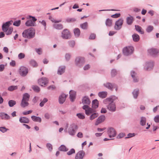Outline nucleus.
<instances>
[{
  "mask_svg": "<svg viewBox=\"0 0 159 159\" xmlns=\"http://www.w3.org/2000/svg\"><path fill=\"white\" fill-rule=\"evenodd\" d=\"M22 35L23 37L25 38L32 39L35 37V30L32 27L25 30L22 32Z\"/></svg>",
  "mask_w": 159,
  "mask_h": 159,
  "instance_id": "f257e3e1",
  "label": "nucleus"
},
{
  "mask_svg": "<svg viewBox=\"0 0 159 159\" xmlns=\"http://www.w3.org/2000/svg\"><path fill=\"white\" fill-rule=\"evenodd\" d=\"M29 17L30 19L31 18V20H27L25 23V25L27 26H35L36 24L35 22L37 20V19L35 17L31 16H29Z\"/></svg>",
  "mask_w": 159,
  "mask_h": 159,
  "instance_id": "f03ea898",
  "label": "nucleus"
},
{
  "mask_svg": "<svg viewBox=\"0 0 159 159\" xmlns=\"http://www.w3.org/2000/svg\"><path fill=\"white\" fill-rule=\"evenodd\" d=\"M134 50V48L132 46L126 47L123 50L124 54L125 56H128L132 54Z\"/></svg>",
  "mask_w": 159,
  "mask_h": 159,
  "instance_id": "7ed1b4c3",
  "label": "nucleus"
},
{
  "mask_svg": "<svg viewBox=\"0 0 159 159\" xmlns=\"http://www.w3.org/2000/svg\"><path fill=\"white\" fill-rule=\"evenodd\" d=\"M78 126L75 124H73L71 125L68 130L69 134L71 135L74 136L75 135Z\"/></svg>",
  "mask_w": 159,
  "mask_h": 159,
  "instance_id": "20e7f679",
  "label": "nucleus"
},
{
  "mask_svg": "<svg viewBox=\"0 0 159 159\" xmlns=\"http://www.w3.org/2000/svg\"><path fill=\"white\" fill-rule=\"evenodd\" d=\"M20 75L22 77H25L28 73V69L24 66H21L19 70Z\"/></svg>",
  "mask_w": 159,
  "mask_h": 159,
  "instance_id": "39448f33",
  "label": "nucleus"
},
{
  "mask_svg": "<svg viewBox=\"0 0 159 159\" xmlns=\"http://www.w3.org/2000/svg\"><path fill=\"white\" fill-rule=\"evenodd\" d=\"M61 37L64 39H70L71 37V35L68 30L67 29L64 30L61 32Z\"/></svg>",
  "mask_w": 159,
  "mask_h": 159,
  "instance_id": "423d86ee",
  "label": "nucleus"
},
{
  "mask_svg": "<svg viewBox=\"0 0 159 159\" xmlns=\"http://www.w3.org/2000/svg\"><path fill=\"white\" fill-rule=\"evenodd\" d=\"M76 65L78 66H82L84 63V58L83 57H77L75 60Z\"/></svg>",
  "mask_w": 159,
  "mask_h": 159,
  "instance_id": "0eeeda50",
  "label": "nucleus"
},
{
  "mask_svg": "<svg viewBox=\"0 0 159 159\" xmlns=\"http://www.w3.org/2000/svg\"><path fill=\"white\" fill-rule=\"evenodd\" d=\"M154 62L152 61H149L147 62L144 66V69L147 71L152 70L154 66Z\"/></svg>",
  "mask_w": 159,
  "mask_h": 159,
  "instance_id": "6e6552de",
  "label": "nucleus"
},
{
  "mask_svg": "<svg viewBox=\"0 0 159 159\" xmlns=\"http://www.w3.org/2000/svg\"><path fill=\"white\" fill-rule=\"evenodd\" d=\"M13 21L11 20L8 21H7L5 23H3L2 25V31L4 32H6L9 28V27L13 23Z\"/></svg>",
  "mask_w": 159,
  "mask_h": 159,
  "instance_id": "1a4fd4ad",
  "label": "nucleus"
},
{
  "mask_svg": "<svg viewBox=\"0 0 159 159\" xmlns=\"http://www.w3.org/2000/svg\"><path fill=\"white\" fill-rule=\"evenodd\" d=\"M107 133L110 138L115 137L116 134L115 130L112 127H110L107 129Z\"/></svg>",
  "mask_w": 159,
  "mask_h": 159,
  "instance_id": "9d476101",
  "label": "nucleus"
},
{
  "mask_svg": "<svg viewBox=\"0 0 159 159\" xmlns=\"http://www.w3.org/2000/svg\"><path fill=\"white\" fill-rule=\"evenodd\" d=\"M49 80L46 77H42L38 80L39 84L42 86L46 85L48 83Z\"/></svg>",
  "mask_w": 159,
  "mask_h": 159,
  "instance_id": "9b49d317",
  "label": "nucleus"
},
{
  "mask_svg": "<svg viewBox=\"0 0 159 159\" xmlns=\"http://www.w3.org/2000/svg\"><path fill=\"white\" fill-rule=\"evenodd\" d=\"M123 20L122 19H119L115 22L114 27L115 29L116 30H119L121 28L123 25Z\"/></svg>",
  "mask_w": 159,
  "mask_h": 159,
  "instance_id": "f8f14e48",
  "label": "nucleus"
},
{
  "mask_svg": "<svg viewBox=\"0 0 159 159\" xmlns=\"http://www.w3.org/2000/svg\"><path fill=\"white\" fill-rule=\"evenodd\" d=\"M107 104V109L111 112H115L116 111V105L114 102H108Z\"/></svg>",
  "mask_w": 159,
  "mask_h": 159,
  "instance_id": "ddd939ff",
  "label": "nucleus"
},
{
  "mask_svg": "<svg viewBox=\"0 0 159 159\" xmlns=\"http://www.w3.org/2000/svg\"><path fill=\"white\" fill-rule=\"evenodd\" d=\"M148 53L153 57H156L157 56L159 52V50L157 49L152 48L148 50Z\"/></svg>",
  "mask_w": 159,
  "mask_h": 159,
  "instance_id": "4468645a",
  "label": "nucleus"
},
{
  "mask_svg": "<svg viewBox=\"0 0 159 159\" xmlns=\"http://www.w3.org/2000/svg\"><path fill=\"white\" fill-rule=\"evenodd\" d=\"M85 155V153L84 151H80L76 154L75 159H83Z\"/></svg>",
  "mask_w": 159,
  "mask_h": 159,
  "instance_id": "2eb2a0df",
  "label": "nucleus"
},
{
  "mask_svg": "<svg viewBox=\"0 0 159 159\" xmlns=\"http://www.w3.org/2000/svg\"><path fill=\"white\" fill-rule=\"evenodd\" d=\"M116 99H117V97H116L115 96H111L110 97L107 98L105 99L103 101V102L106 104H107L108 102H113Z\"/></svg>",
  "mask_w": 159,
  "mask_h": 159,
  "instance_id": "dca6fc26",
  "label": "nucleus"
},
{
  "mask_svg": "<svg viewBox=\"0 0 159 159\" xmlns=\"http://www.w3.org/2000/svg\"><path fill=\"white\" fill-rule=\"evenodd\" d=\"M105 119V116L103 115L99 116L97 119L95 123V125H97L103 122Z\"/></svg>",
  "mask_w": 159,
  "mask_h": 159,
  "instance_id": "f3484780",
  "label": "nucleus"
},
{
  "mask_svg": "<svg viewBox=\"0 0 159 159\" xmlns=\"http://www.w3.org/2000/svg\"><path fill=\"white\" fill-rule=\"evenodd\" d=\"M67 95H66L64 93H62L59 97V102L60 104H63L66 100Z\"/></svg>",
  "mask_w": 159,
  "mask_h": 159,
  "instance_id": "a211bd4d",
  "label": "nucleus"
},
{
  "mask_svg": "<svg viewBox=\"0 0 159 159\" xmlns=\"http://www.w3.org/2000/svg\"><path fill=\"white\" fill-rule=\"evenodd\" d=\"M0 117L2 120H9L10 119L11 117L7 114L5 112H0Z\"/></svg>",
  "mask_w": 159,
  "mask_h": 159,
  "instance_id": "6ab92c4d",
  "label": "nucleus"
},
{
  "mask_svg": "<svg viewBox=\"0 0 159 159\" xmlns=\"http://www.w3.org/2000/svg\"><path fill=\"white\" fill-rule=\"evenodd\" d=\"M70 98L71 101L73 102L75 99L76 92L73 90H70L69 92Z\"/></svg>",
  "mask_w": 159,
  "mask_h": 159,
  "instance_id": "aec40b11",
  "label": "nucleus"
},
{
  "mask_svg": "<svg viewBox=\"0 0 159 159\" xmlns=\"http://www.w3.org/2000/svg\"><path fill=\"white\" fill-rule=\"evenodd\" d=\"M82 103L84 104L89 105L91 103V101L88 97L85 96L83 97Z\"/></svg>",
  "mask_w": 159,
  "mask_h": 159,
  "instance_id": "412c9836",
  "label": "nucleus"
},
{
  "mask_svg": "<svg viewBox=\"0 0 159 159\" xmlns=\"http://www.w3.org/2000/svg\"><path fill=\"white\" fill-rule=\"evenodd\" d=\"M66 67L65 66H61L59 67L57 73L59 75H61L63 74L65 70Z\"/></svg>",
  "mask_w": 159,
  "mask_h": 159,
  "instance_id": "4be33fe9",
  "label": "nucleus"
},
{
  "mask_svg": "<svg viewBox=\"0 0 159 159\" xmlns=\"http://www.w3.org/2000/svg\"><path fill=\"white\" fill-rule=\"evenodd\" d=\"M19 121L21 123H28L30 122L29 119L25 117H20L19 119Z\"/></svg>",
  "mask_w": 159,
  "mask_h": 159,
  "instance_id": "5701e85b",
  "label": "nucleus"
},
{
  "mask_svg": "<svg viewBox=\"0 0 159 159\" xmlns=\"http://www.w3.org/2000/svg\"><path fill=\"white\" fill-rule=\"evenodd\" d=\"M92 107L93 109H96L98 107V100L96 99L93 100L92 102Z\"/></svg>",
  "mask_w": 159,
  "mask_h": 159,
  "instance_id": "b1692460",
  "label": "nucleus"
},
{
  "mask_svg": "<svg viewBox=\"0 0 159 159\" xmlns=\"http://www.w3.org/2000/svg\"><path fill=\"white\" fill-rule=\"evenodd\" d=\"M103 85L105 87L111 90H112L114 86V85L112 84L109 82L104 84Z\"/></svg>",
  "mask_w": 159,
  "mask_h": 159,
  "instance_id": "393cba45",
  "label": "nucleus"
},
{
  "mask_svg": "<svg viewBox=\"0 0 159 159\" xmlns=\"http://www.w3.org/2000/svg\"><path fill=\"white\" fill-rule=\"evenodd\" d=\"M53 27L54 29L58 30H61L63 28V25L61 24H53Z\"/></svg>",
  "mask_w": 159,
  "mask_h": 159,
  "instance_id": "a878e982",
  "label": "nucleus"
},
{
  "mask_svg": "<svg viewBox=\"0 0 159 159\" xmlns=\"http://www.w3.org/2000/svg\"><path fill=\"white\" fill-rule=\"evenodd\" d=\"M134 20V19L133 16H130L129 17L126 18V23L128 25H131Z\"/></svg>",
  "mask_w": 159,
  "mask_h": 159,
  "instance_id": "bb28decb",
  "label": "nucleus"
},
{
  "mask_svg": "<svg viewBox=\"0 0 159 159\" xmlns=\"http://www.w3.org/2000/svg\"><path fill=\"white\" fill-rule=\"evenodd\" d=\"M107 93L106 91L99 92L98 93V96L101 98H105L107 96Z\"/></svg>",
  "mask_w": 159,
  "mask_h": 159,
  "instance_id": "cd10ccee",
  "label": "nucleus"
},
{
  "mask_svg": "<svg viewBox=\"0 0 159 159\" xmlns=\"http://www.w3.org/2000/svg\"><path fill=\"white\" fill-rule=\"evenodd\" d=\"M31 118L32 120L35 122H38L40 123L41 122V119L39 117L36 116H31Z\"/></svg>",
  "mask_w": 159,
  "mask_h": 159,
  "instance_id": "c85d7f7f",
  "label": "nucleus"
},
{
  "mask_svg": "<svg viewBox=\"0 0 159 159\" xmlns=\"http://www.w3.org/2000/svg\"><path fill=\"white\" fill-rule=\"evenodd\" d=\"M74 33L75 37H78L80 35V31L78 28H75L74 30Z\"/></svg>",
  "mask_w": 159,
  "mask_h": 159,
  "instance_id": "c756f323",
  "label": "nucleus"
},
{
  "mask_svg": "<svg viewBox=\"0 0 159 159\" xmlns=\"http://www.w3.org/2000/svg\"><path fill=\"white\" fill-rule=\"evenodd\" d=\"M135 73L134 71H131V77L133 79L134 82H138L139 81L138 79L137 78V77H136L135 76Z\"/></svg>",
  "mask_w": 159,
  "mask_h": 159,
  "instance_id": "7c9ffc66",
  "label": "nucleus"
},
{
  "mask_svg": "<svg viewBox=\"0 0 159 159\" xmlns=\"http://www.w3.org/2000/svg\"><path fill=\"white\" fill-rule=\"evenodd\" d=\"M58 149L59 151L66 152L68 151L69 149L67 148L66 146L64 145H61L59 148Z\"/></svg>",
  "mask_w": 159,
  "mask_h": 159,
  "instance_id": "2f4dec72",
  "label": "nucleus"
},
{
  "mask_svg": "<svg viewBox=\"0 0 159 159\" xmlns=\"http://www.w3.org/2000/svg\"><path fill=\"white\" fill-rule=\"evenodd\" d=\"M133 39L134 42H138L140 39L139 36L137 34H134L132 35Z\"/></svg>",
  "mask_w": 159,
  "mask_h": 159,
  "instance_id": "473e14b6",
  "label": "nucleus"
},
{
  "mask_svg": "<svg viewBox=\"0 0 159 159\" xmlns=\"http://www.w3.org/2000/svg\"><path fill=\"white\" fill-rule=\"evenodd\" d=\"M95 112V110L93 109L90 107L85 111V114L88 116Z\"/></svg>",
  "mask_w": 159,
  "mask_h": 159,
  "instance_id": "72a5a7b5",
  "label": "nucleus"
},
{
  "mask_svg": "<svg viewBox=\"0 0 159 159\" xmlns=\"http://www.w3.org/2000/svg\"><path fill=\"white\" fill-rule=\"evenodd\" d=\"M139 93V89H134L132 92L134 98H137L138 96Z\"/></svg>",
  "mask_w": 159,
  "mask_h": 159,
  "instance_id": "f704fd0d",
  "label": "nucleus"
},
{
  "mask_svg": "<svg viewBox=\"0 0 159 159\" xmlns=\"http://www.w3.org/2000/svg\"><path fill=\"white\" fill-rule=\"evenodd\" d=\"M135 29L137 31L140 33L141 34H144V31L143 30H142V28L140 26L135 25Z\"/></svg>",
  "mask_w": 159,
  "mask_h": 159,
  "instance_id": "c9c22d12",
  "label": "nucleus"
},
{
  "mask_svg": "<svg viewBox=\"0 0 159 159\" xmlns=\"http://www.w3.org/2000/svg\"><path fill=\"white\" fill-rule=\"evenodd\" d=\"M30 98V95L27 93H25L23 94V98L22 100L28 101Z\"/></svg>",
  "mask_w": 159,
  "mask_h": 159,
  "instance_id": "e433bc0d",
  "label": "nucleus"
},
{
  "mask_svg": "<svg viewBox=\"0 0 159 159\" xmlns=\"http://www.w3.org/2000/svg\"><path fill=\"white\" fill-rule=\"evenodd\" d=\"M27 101L22 100L20 103L21 106L23 108L28 106L29 105V103Z\"/></svg>",
  "mask_w": 159,
  "mask_h": 159,
  "instance_id": "4c0bfd02",
  "label": "nucleus"
},
{
  "mask_svg": "<svg viewBox=\"0 0 159 159\" xmlns=\"http://www.w3.org/2000/svg\"><path fill=\"white\" fill-rule=\"evenodd\" d=\"M80 26L82 29L85 30H87L88 27V23L87 22H85L83 24L80 25Z\"/></svg>",
  "mask_w": 159,
  "mask_h": 159,
  "instance_id": "58836bf2",
  "label": "nucleus"
},
{
  "mask_svg": "<svg viewBox=\"0 0 159 159\" xmlns=\"http://www.w3.org/2000/svg\"><path fill=\"white\" fill-rule=\"evenodd\" d=\"M146 120L145 117H142L141 118V120L140 121V125L143 126L146 125Z\"/></svg>",
  "mask_w": 159,
  "mask_h": 159,
  "instance_id": "ea45409f",
  "label": "nucleus"
},
{
  "mask_svg": "<svg viewBox=\"0 0 159 159\" xmlns=\"http://www.w3.org/2000/svg\"><path fill=\"white\" fill-rule=\"evenodd\" d=\"M93 113L90 116L89 119L92 120L98 116V114L97 113Z\"/></svg>",
  "mask_w": 159,
  "mask_h": 159,
  "instance_id": "a19ab883",
  "label": "nucleus"
},
{
  "mask_svg": "<svg viewBox=\"0 0 159 159\" xmlns=\"http://www.w3.org/2000/svg\"><path fill=\"white\" fill-rule=\"evenodd\" d=\"M105 23L107 26L110 27L112 24V20L109 19H107L106 20Z\"/></svg>",
  "mask_w": 159,
  "mask_h": 159,
  "instance_id": "79ce46f5",
  "label": "nucleus"
},
{
  "mask_svg": "<svg viewBox=\"0 0 159 159\" xmlns=\"http://www.w3.org/2000/svg\"><path fill=\"white\" fill-rule=\"evenodd\" d=\"M17 89V86L11 85L8 88V90L10 91H12L14 90Z\"/></svg>",
  "mask_w": 159,
  "mask_h": 159,
  "instance_id": "37998d69",
  "label": "nucleus"
},
{
  "mask_svg": "<svg viewBox=\"0 0 159 159\" xmlns=\"http://www.w3.org/2000/svg\"><path fill=\"white\" fill-rule=\"evenodd\" d=\"M30 65L33 67H36L38 66L36 62L34 60H31L30 61Z\"/></svg>",
  "mask_w": 159,
  "mask_h": 159,
  "instance_id": "c03bdc74",
  "label": "nucleus"
},
{
  "mask_svg": "<svg viewBox=\"0 0 159 159\" xmlns=\"http://www.w3.org/2000/svg\"><path fill=\"white\" fill-rule=\"evenodd\" d=\"M16 104V102L13 100H10L8 102V105L10 107H12Z\"/></svg>",
  "mask_w": 159,
  "mask_h": 159,
  "instance_id": "a18cd8bd",
  "label": "nucleus"
},
{
  "mask_svg": "<svg viewBox=\"0 0 159 159\" xmlns=\"http://www.w3.org/2000/svg\"><path fill=\"white\" fill-rule=\"evenodd\" d=\"M48 101V99L46 98H44L42 101L39 104V106L41 107H43L45 103L47 102Z\"/></svg>",
  "mask_w": 159,
  "mask_h": 159,
  "instance_id": "49530a36",
  "label": "nucleus"
},
{
  "mask_svg": "<svg viewBox=\"0 0 159 159\" xmlns=\"http://www.w3.org/2000/svg\"><path fill=\"white\" fill-rule=\"evenodd\" d=\"M32 88L35 92H39L40 90V88L37 86L33 85L32 86Z\"/></svg>",
  "mask_w": 159,
  "mask_h": 159,
  "instance_id": "de8ad7c7",
  "label": "nucleus"
},
{
  "mask_svg": "<svg viewBox=\"0 0 159 159\" xmlns=\"http://www.w3.org/2000/svg\"><path fill=\"white\" fill-rule=\"evenodd\" d=\"M21 24V21L20 20H16L13 23V25L16 26H19Z\"/></svg>",
  "mask_w": 159,
  "mask_h": 159,
  "instance_id": "09e8293b",
  "label": "nucleus"
},
{
  "mask_svg": "<svg viewBox=\"0 0 159 159\" xmlns=\"http://www.w3.org/2000/svg\"><path fill=\"white\" fill-rule=\"evenodd\" d=\"M153 29V27L152 25H149L146 29V31L148 33L151 32Z\"/></svg>",
  "mask_w": 159,
  "mask_h": 159,
  "instance_id": "8fccbe9b",
  "label": "nucleus"
},
{
  "mask_svg": "<svg viewBox=\"0 0 159 159\" xmlns=\"http://www.w3.org/2000/svg\"><path fill=\"white\" fill-rule=\"evenodd\" d=\"M75 153V150L74 148H71L70 150L67 152V154L68 155L70 156L73 154Z\"/></svg>",
  "mask_w": 159,
  "mask_h": 159,
  "instance_id": "3c124183",
  "label": "nucleus"
},
{
  "mask_svg": "<svg viewBox=\"0 0 159 159\" xmlns=\"http://www.w3.org/2000/svg\"><path fill=\"white\" fill-rule=\"evenodd\" d=\"M117 74V71L116 69H112L111 72V75L112 77L115 76Z\"/></svg>",
  "mask_w": 159,
  "mask_h": 159,
  "instance_id": "603ef678",
  "label": "nucleus"
},
{
  "mask_svg": "<svg viewBox=\"0 0 159 159\" xmlns=\"http://www.w3.org/2000/svg\"><path fill=\"white\" fill-rule=\"evenodd\" d=\"M13 30V28L12 27H10L8 29V30L6 32V34L9 35L11 34Z\"/></svg>",
  "mask_w": 159,
  "mask_h": 159,
  "instance_id": "864d4df0",
  "label": "nucleus"
},
{
  "mask_svg": "<svg viewBox=\"0 0 159 159\" xmlns=\"http://www.w3.org/2000/svg\"><path fill=\"white\" fill-rule=\"evenodd\" d=\"M69 46L72 48H73L75 45V42L74 41H70L68 42Z\"/></svg>",
  "mask_w": 159,
  "mask_h": 159,
  "instance_id": "5fc2aeb1",
  "label": "nucleus"
},
{
  "mask_svg": "<svg viewBox=\"0 0 159 159\" xmlns=\"http://www.w3.org/2000/svg\"><path fill=\"white\" fill-rule=\"evenodd\" d=\"M66 20L68 23L74 22L76 21V19L74 18H68L66 19Z\"/></svg>",
  "mask_w": 159,
  "mask_h": 159,
  "instance_id": "6e6d98bb",
  "label": "nucleus"
},
{
  "mask_svg": "<svg viewBox=\"0 0 159 159\" xmlns=\"http://www.w3.org/2000/svg\"><path fill=\"white\" fill-rule=\"evenodd\" d=\"M76 116L80 119H83L85 118L84 115L80 113L77 114Z\"/></svg>",
  "mask_w": 159,
  "mask_h": 159,
  "instance_id": "4d7b16f0",
  "label": "nucleus"
},
{
  "mask_svg": "<svg viewBox=\"0 0 159 159\" xmlns=\"http://www.w3.org/2000/svg\"><path fill=\"white\" fill-rule=\"evenodd\" d=\"M46 147L50 151H51L52 149V144L50 143H47L46 144Z\"/></svg>",
  "mask_w": 159,
  "mask_h": 159,
  "instance_id": "13d9d810",
  "label": "nucleus"
},
{
  "mask_svg": "<svg viewBox=\"0 0 159 159\" xmlns=\"http://www.w3.org/2000/svg\"><path fill=\"white\" fill-rule=\"evenodd\" d=\"M8 129H7L4 127H0V131L4 133L6 132L7 130H8Z\"/></svg>",
  "mask_w": 159,
  "mask_h": 159,
  "instance_id": "bf43d9fd",
  "label": "nucleus"
},
{
  "mask_svg": "<svg viewBox=\"0 0 159 159\" xmlns=\"http://www.w3.org/2000/svg\"><path fill=\"white\" fill-rule=\"evenodd\" d=\"M18 57L20 59H22L25 57V55L23 53H20L18 54Z\"/></svg>",
  "mask_w": 159,
  "mask_h": 159,
  "instance_id": "052dcab7",
  "label": "nucleus"
},
{
  "mask_svg": "<svg viewBox=\"0 0 159 159\" xmlns=\"http://www.w3.org/2000/svg\"><path fill=\"white\" fill-rule=\"evenodd\" d=\"M71 57L70 54L69 53H67L66 54L65 58L66 60L68 61L70 60Z\"/></svg>",
  "mask_w": 159,
  "mask_h": 159,
  "instance_id": "680f3d73",
  "label": "nucleus"
},
{
  "mask_svg": "<svg viewBox=\"0 0 159 159\" xmlns=\"http://www.w3.org/2000/svg\"><path fill=\"white\" fill-rule=\"evenodd\" d=\"M125 135V134L120 133L117 136L116 138L118 139H121L124 137Z\"/></svg>",
  "mask_w": 159,
  "mask_h": 159,
  "instance_id": "e2e57ef3",
  "label": "nucleus"
},
{
  "mask_svg": "<svg viewBox=\"0 0 159 159\" xmlns=\"http://www.w3.org/2000/svg\"><path fill=\"white\" fill-rule=\"evenodd\" d=\"M120 13H116L115 14L112 15L111 16V17L113 18H117L119 17H120Z\"/></svg>",
  "mask_w": 159,
  "mask_h": 159,
  "instance_id": "0e129e2a",
  "label": "nucleus"
},
{
  "mask_svg": "<svg viewBox=\"0 0 159 159\" xmlns=\"http://www.w3.org/2000/svg\"><path fill=\"white\" fill-rule=\"evenodd\" d=\"M155 122L156 123L159 122V115H157L155 116L154 118Z\"/></svg>",
  "mask_w": 159,
  "mask_h": 159,
  "instance_id": "69168bd1",
  "label": "nucleus"
},
{
  "mask_svg": "<svg viewBox=\"0 0 159 159\" xmlns=\"http://www.w3.org/2000/svg\"><path fill=\"white\" fill-rule=\"evenodd\" d=\"M56 88V87L55 85H52L48 87L47 88L48 90H54Z\"/></svg>",
  "mask_w": 159,
  "mask_h": 159,
  "instance_id": "338daca9",
  "label": "nucleus"
},
{
  "mask_svg": "<svg viewBox=\"0 0 159 159\" xmlns=\"http://www.w3.org/2000/svg\"><path fill=\"white\" fill-rule=\"evenodd\" d=\"M96 35L94 34H91L90 35L89 39H95Z\"/></svg>",
  "mask_w": 159,
  "mask_h": 159,
  "instance_id": "774afa93",
  "label": "nucleus"
}]
</instances>
